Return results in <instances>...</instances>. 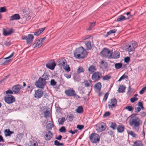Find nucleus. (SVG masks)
Returning a JSON list of instances; mask_svg holds the SVG:
<instances>
[{
  "label": "nucleus",
  "instance_id": "f257e3e1",
  "mask_svg": "<svg viewBox=\"0 0 146 146\" xmlns=\"http://www.w3.org/2000/svg\"><path fill=\"white\" fill-rule=\"evenodd\" d=\"M130 119L129 121V125L133 127V129L137 131L139 125L142 124V121L135 114L131 115L130 116Z\"/></svg>",
  "mask_w": 146,
  "mask_h": 146
},
{
  "label": "nucleus",
  "instance_id": "f03ea898",
  "mask_svg": "<svg viewBox=\"0 0 146 146\" xmlns=\"http://www.w3.org/2000/svg\"><path fill=\"white\" fill-rule=\"evenodd\" d=\"M86 54V50L82 46L76 48L74 52V56L78 59L84 58Z\"/></svg>",
  "mask_w": 146,
  "mask_h": 146
},
{
  "label": "nucleus",
  "instance_id": "7ed1b4c3",
  "mask_svg": "<svg viewBox=\"0 0 146 146\" xmlns=\"http://www.w3.org/2000/svg\"><path fill=\"white\" fill-rule=\"evenodd\" d=\"M57 63L58 65L63 66L64 69L67 72L70 71V68L68 65L67 66H66V67L65 66V64H66V61L64 58L59 59Z\"/></svg>",
  "mask_w": 146,
  "mask_h": 146
},
{
  "label": "nucleus",
  "instance_id": "20e7f679",
  "mask_svg": "<svg viewBox=\"0 0 146 146\" xmlns=\"http://www.w3.org/2000/svg\"><path fill=\"white\" fill-rule=\"evenodd\" d=\"M46 81L41 77L39 78L38 80L35 83V84L38 88H43L44 86L46 84Z\"/></svg>",
  "mask_w": 146,
  "mask_h": 146
},
{
  "label": "nucleus",
  "instance_id": "39448f33",
  "mask_svg": "<svg viewBox=\"0 0 146 146\" xmlns=\"http://www.w3.org/2000/svg\"><path fill=\"white\" fill-rule=\"evenodd\" d=\"M92 143H98L100 140V137L99 135L96 133H92L89 137Z\"/></svg>",
  "mask_w": 146,
  "mask_h": 146
},
{
  "label": "nucleus",
  "instance_id": "423d86ee",
  "mask_svg": "<svg viewBox=\"0 0 146 146\" xmlns=\"http://www.w3.org/2000/svg\"><path fill=\"white\" fill-rule=\"evenodd\" d=\"M4 100L8 104H12L15 101V98L11 95L7 94L4 97Z\"/></svg>",
  "mask_w": 146,
  "mask_h": 146
},
{
  "label": "nucleus",
  "instance_id": "0eeeda50",
  "mask_svg": "<svg viewBox=\"0 0 146 146\" xmlns=\"http://www.w3.org/2000/svg\"><path fill=\"white\" fill-rule=\"evenodd\" d=\"M34 38L33 35L31 34H28L27 36L24 35L21 37L22 40H26L27 44H30L33 41Z\"/></svg>",
  "mask_w": 146,
  "mask_h": 146
},
{
  "label": "nucleus",
  "instance_id": "6e6552de",
  "mask_svg": "<svg viewBox=\"0 0 146 146\" xmlns=\"http://www.w3.org/2000/svg\"><path fill=\"white\" fill-rule=\"evenodd\" d=\"M101 74L99 72H94L92 75L91 78L95 82L98 81L102 76Z\"/></svg>",
  "mask_w": 146,
  "mask_h": 146
},
{
  "label": "nucleus",
  "instance_id": "1a4fd4ad",
  "mask_svg": "<svg viewBox=\"0 0 146 146\" xmlns=\"http://www.w3.org/2000/svg\"><path fill=\"white\" fill-rule=\"evenodd\" d=\"M111 53L110 50L107 48H104L100 52L103 57L109 58H110L109 56Z\"/></svg>",
  "mask_w": 146,
  "mask_h": 146
},
{
  "label": "nucleus",
  "instance_id": "9d476101",
  "mask_svg": "<svg viewBox=\"0 0 146 146\" xmlns=\"http://www.w3.org/2000/svg\"><path fill=\"white\" fill-rule=\"evenodd\" d=\"M106 127L105 124L102 123H98L96 127V130L98 132H100L104 130L106 128Z\"/></svg>",
  "mask_w": 146,
  "mask_h": 146
},
{
  "label": "nucleus",
  "instance_id": "9b49d317",
  "mask_svg": "<svg viewBox=\"0 0 146 146\" xmlns=\"http://www.w3.org/2000/svg\"><path fill=\"white\" fill-rule=\"evenodd\" d=\"M108 104L110 108H115L117 105V101L116 99L115 98H113L108 102Z\"/></svg>",
  "mask_w": 146,
  "mask_h": 146
},
{
  "label": "nucleus",
  "instance_id": "f8f14e48",
  "mask_svg": "<svg viewBox=\"0 0 146 146\" xmlns=\"http://www.w3.org/2000/svg\"><path fill=\"white\" fill-rule=\"evenodd\" d=\"M65 93L67 96L70 97L74 96L76 95V94L73 89L70 88L65 90Z\"/></svg>",
  "mask_w": 146,
  "mask_h": 146
},
{
  "label": "nucleus",
  "instance_id": "ddd939ff",
  "mask_svg": "<svg viewBox=\"0 0 146 146\" xmlns=\"http://www.w3.org/2000/svg\"><path fill=\"white\" fill-rule=\"evenodd\" d=\"M46 65L47 68L51 70H53L54 69L56 65V64L54 60H52L47 63Z\"/></svg>",
  "mask_w": 146,
  "mask_h": 146
},
{
  "label": "nucleus",
  "instance_id": "4468645a",
  "mask_svg": "<svg viewBox=\"0 0 146 146\" xmlns=\"http://www.w3.org/2000/svg\"><path fill=\"white\" fill-rule=\"evenodd\" d=\"M43 94V91L40 89H38L35 91L34 94V97L37 99H39L42 96Z\"/></svg>",
  "mask_w": 146,
  "mask_h": 146
},
{
  "label": "nucleus",
  "instance_id": "2eb2a0df",
  "mask_svg": "<svg viewBox=\"0 0 146 146\" xmlns=\"http://www.w3.org/2000/svg\"><path fill=\"white\" fill-rule=\"evenodd\" d=\"M21 88V86L19 84H17L13 86L12 88V90L15 94L18 93Z\"/></svg>",
  "mask_w": 146,
  "mask_h": 146
},
{
  "label": "nucleus",
  "instance_id": "dca6fc26",
  "mask_svg": "<svg viewBox=\"0 0 146 146\" xmlns=\"http://www.w3.org/2000/svg\"><path fill=\"white\" fill-rule=\"evenodd\" d=\"M120 56V54L118 51H115L113 53L111 52L110 55V58H119Z\"/></svg>",
  "mask_w": 146,
  "mask_h": 146
},
{
  "label": "nucleus",
  "instance_id": "f3484780",
  "mask_svg": "<svg viewBox=\"0 0 146 146\" xmlns=\"http://www.w3.org/2000/svg\"><path fill=\"white\" fill-rule=\"evenodd\" d=\"M132 17L133 15H130L127 18H126L125 16L121 15L118 17L117 19V21H119L126 20V19H128L132 18Z\"/></svg>",
  "mask_w": 146,
  "mask_h": 146
},
{
  "label": "nucleus",
  "instance_id": "a211bd4d",
  "mask_svg": "<svg viewBox=\"0 0 146 146\" xmlns=\"http://www.w3.org/2000/svg\"><path fill=\"white\" fill-rule=\"evenodd\" d=\"M42 45V41L40 39H38L36 40L35 43L33 44V46L34 48L37 47L38 48L40 47Z\"/></svg>",
  "mask_w": 146,
  "mask_h": 146
},
{
  "label": "nucleus",
  "instance_id": "6ab92c4d",
  "mask_svg": "<svg viewBox=\"0 0 146 146\" xmlns=\"http://www.w3.org/2000/svg\"><path fill=\"white\" fill-rule=\"evenodd\" d=\"M96 68L95 66L91 65L88 68V71L90 74L95 72V71L96 70Z\"/></svg>",
  "mask_w": 146,
  "mask_h": 146
},
{
  "label": "nucleus",
  "instance_id": "aec40b11",
  "mask_svg": "<svg viewBox=\"0 0 146 146\" xmlns=\"http://www.w3.org/2000/svg\"><path fill=\"white\" fill-rule=\"evenodd\" d=\"M84 83L85 86L87 87H90L92 88L93 85L92 84V82L91 80H86L84 82Z\"/></svg>",
  "mask_w": 146,
  "mask_h": 146
},
{
  "label": "nucleus",
  "instance_id": "412c9836",
  "mask_svg": "<svg viewBox=\"0 0 146 146\" xmlns=\"http://www.w3.org/2000/svg\"><path fill=\"white\" fill-rule=\"evenodd\" d=\"M20 17L18 14H15L10 17V20H17L20 19Z\"/></svg>",
  "mask_w": 146,
  "mask_h": 146
},
{
  "label": "nucleus",
  "instance_id": "4be33fe9",
  "mask_svg": "<svg viewBox=\"0 0 146 146\" xmlns=\"http://www.w3.org/2000/svg\"><path fill=\"white\" fill-rule=\"evenodd\" d=\"M100 66L103 69H106L108 67V64L107 62L102 60L100 63Z\"/></svg>",
  "mask_w": 146,
  "mask_h": 146
},
{
  "label": "nucleus",
  "instance_id": "5701e85b",
  "mask_svg": "<svg viewBox=\"0 0 146 146\" xmlns=\"http://www.w3.org/2000/svg\"><path fill=\"white\" fill-rule=\"evenodd\" d=\"M52 134L51 131H48V132H46L45 135L46 137L45 139L46 140H49L51 139L52 137Z\"/></svg>",
  "mask_w": 146,
  "mask_h": 146
},
{
  "label": "nucleus",
  "instance_id": "b1692460",
  "mask_svg": "<svg viewBox=\"0 0 146 146\" xmlns=\"http://www.w3.org/2000/svg\"><path fill=\"white\" fill-rule=\"evenodd\" d=\"M13 33V29H10L8 31L3 30V34L4 36H7Z\"/></svg>",
  "mask_w": 146,
  "mask_h": 146
},
{
  "label": "nucleus",
  "instance_id": "393cba45",
  "mask_svg": "<svg viewBox=\"0 0 146 146\" xmlns=\"http://www.w3.org/2000/svg\"><path fill=\"white\" fill-rule=\"evenodd\" d=\"M45 29V27H44L42 29H38L37 31H36L34 33V35L36 36L39 35L42 32H43L44 29Z\"/></svg>",
  "mask_w": 146,
  "mask_h": 146
},
{
  "label": "nucleus",
  "instance_id": "a878e982",
  "mask_svg": "<svg viewBox=\"0 0 146 146\" xmlns=\"http://www.w3.org/2000/svg\"><path fill=\"white\" fill-rule=\"evenodd\" d=\"M125 49H127L129 52H131L134 50V48L131 45L129 44L128 45H126V46L125 48Z\"/></svg>",
  "mask_w": 146,
  "mask_h": 146
},
{
  "label": "nucleus",
  "instance_id": "bb28decb",
  "mask_svg": "<svg viewBox=\"0 0 146 146\" xmlns=\"http://www.w3.org/2000/svg\"><path fill=\"white\" fill-rule=\"evenodd\" d=\"M125 87L123 85H120L118 88V92L119 93H123L125 92Z\"/></svg>",
  "mask_w": 146,
  "mask_h": 146
},
{
  "label": "nucleus",
  "instance_id": "cd10ccee",
  "mask_svg": "<svg viewBox=\"0 0 146 146\" xmlns=\"http://www.w3.org/2000/svg\"><path fill=\"white\" fill-rule=\"evenodd\" d=\"M5 135L6 137L7 136H10L11 134L14 133L13 131H10L9 129H6L5 131Z\"/></svg>",
  "mask_w": 146,
  "mask_h": 146
},
{
  "label": "nucleus",
  "instance_id": "c85d7f7f",
  "mask_svg": "<svg viewBox=\"0 0 146 146\" xmlns=\"http://www.w3.org/2000/svg\"><path fill=\"white\" fill-rule=\"evenodd\" d=\"M117 128L118 132L119 133L122 132L123 131L124 129V127L120 125L118 126Z\"/></svg>",
  "mask_w": 146,
  "mask_h": 146
},
{
  "label": "nucleus",
  "instance_id": "c756f323",
  "mask_svg": "<svg viewBox=\"0 0 146 146\" xmlns=\"http://www.w3.org/2000/svg\"><path fill=\"white\" fill-rule=\"evenodd\" d=\"M86 46L87 50L90 49L92 48L91 42L90 41H87L86 43Z\"/></svg>",
  "mask_w": 146,
  "mask_h": 146
},
{
  "label": "nucleus",
  "instance_id": "7c9ffc66",
  "mask_svg": "<svg viewBox=\"0 0 146 146\" xmlns=\"http://www.w3.org/2000/svg\"><path fill=\"white\" fill-rule=\"evenodd\" d=\"M101 87V83L100 82L96 83L95 85V88L99 91L100 90Z\"/></svg>",
  "mask_w": 146,
  "mask_h": 146
},
{
  "label": "nucleus",
  "instance_id": "2f4dec72",
  "mask_svg": "<svg viewBox=\"0 0 146 146\" xmlns=\"http://www.w3.org/2000/svg\"><path fill=\"white\" fill-rule=\"evenodd\" d=\"M65 121V119L64 117H62L60 118H59L58 120V122L60 125H62Z\"/></svg>",
  "mask_w": 146,
  "mask_h": 146
},
{
  "label": "nucleus",
  "instance_id": "473e14b6",
  "mask_svg": "<svg viewBox=\"0 0 146 146\" xmlns=\"http://www.w3.org/2000/svg\"><path fill=\"white\" fill-rule=\"evenodd\" d=\"M142 142L140 141H137L134 143L133 146H143Z\"/></svg>",
  "mask_w": 146,
  "mask_h": 146
},
{
  "label": "nucleus",
  "instance_id": "72a5a7b5",
  "mask_svg": "<svg viewBox=\"0 0 146 146\" xmlns=\"http://www.w3.org/2000/svg\"><path fill=\"white\" fill-rule=\"evenodd\" d=\"M83 109L82 106H79L76 110V111L77 113H81L83 112Z\"/></svg>",
  "mask_w": 146,
  "mask_h": 146
},
{
  "label": "nucleus",
  "instance_id": "f704fd0d",
  "mask_svg": "<svg viewBox=\"0 0 146 146\" xmlns=\"http://www.w3.org/2000/svg\"><path fill=\"white\" fill-rule=\"evenodd\" d=\"M111 76L110 74H108L102 77V79L104 80H107L111 78Z\"/></svg>",
  "mask_w": 146,
  "mask_h": 146
},
{
  "label": "nucleus",
  "instance_id": "c9c22d12",
  "mask_svg": "<svg viewBox=\"0 0 146 146\" xmlns=\"http://www.w3.org/2000/svg\"><path fill=\"white\" fill-rule=\"evenodd\" d=\"M117 31L116 29H114L110 30L109 32H107V35L106 37H107L108 35H110L111 34L115 33Z\"/></svg>",
  "mask_w": 146,
  "mask_h": 146
},
{
  "label": "nucleus",
  "instance_id": "e433bc0d",
  "mask_svg": "<svg viewBox=\"0 0 146 146\" xmlns=\"http://www.w3.org/2000/svg\"><path fill=\"white\" fill-rule=\"evenodd\" d=\"M110 126L113 130H114L116 129V127L117 126V125L115 123L111 122Z\"/></svg>",
  "mask_w": 146,
  "mask_h": 146
},
{
  "label": "nucleus",
  "instance_id": "4c0bfd02",
  "mask_svg": "<svg viewBox=\"0 0 146 146\" xmlns=\"http://www.w3.org/2000/svg\"><path fill=\"white\" fill-rule=\"evenodd\" d=\"M129 44L131 45L133 48H134V49L137 47V43L135 41H132Z\"/></svg>",
  "mask_w": 146,
  "mask_h": 146
},
{
  "label": "nucleus",
  "instance_id": "58836bf2",
  "mask_svg": "<svg viewBox=\"0 0 146 146\" xmlns=\"http://www.w3.org/2000/svg\"><path fill=\"white\" fill-rule=\"evenodd\" d=\"M54 144L55 145H56L57 146H63L64 145V144L63 143H60L57 140H55L54 141Z\"/></svg>",
  "mask_w": 146,
  "mask_h": 146
},
{
  "label": "nucleus",
  "instance_id": "ea45409f",
  "mask_svg": "<svg viewBox=\"0 0 146 146\" xmlns=\"http://www.w3.org/2000/svg\"><path fill=\"white\" fill-rule=\"evenodd\" d=\"M122 66V64L121 63H116L115 64V67L116 69L121 68Z\"/></svg>",
  "mask_w": 146,
  "mask_h": 146
},
{
  "label": "nucleus",
  "instance_id": "a19ab883",
  "mask_svg": "<svg viewBox=\"0 0 146 146\" xmlns=\"http://www.w3.org/2000/svg\"><path fill=\"white\" fill-rule=\"evenodd\" d=\"M95 25V22H91L90 23V27L88 28V29L90 30L92 29L94 27Z\"/></svg>",
  "mask_w": 146,
  "mask_h": 146
},
{
  "label": "nucleus",
  "instance_id": "79ce46f5",
  "mask_svg": "<svg viewBox=\"0 0 146 146\" xmlns=\"http://www.w3.org/2000/svg\"><path fill=\"white\" fill-rule=\"evenodd\" d=\"M50 111H49L46 110L44 112V117L45 118H46L49 117V115L50 114Z\"/></svg>",
  "mask_w": 146,
  "mask_h": 146
},
{
  "label": "nucleus",
  "instance_id": "37998d69",
  "mask_svg": "<svg viewBox=\"0 0 146 146\" xmlns=\"http://www.w3.org/2000/svg\"><path fill=\"white\" fill-rule=\"evenodd\" d=\"M84 71V69L81 67H79L77 69V72L78 73H80L81 72H83Z\"/></svg>",
  "mask_w": 146,
  "mask_h": 146
},
{
  "label": "nucleus",
  "instance_id": "c03bdc74",
  "mask_svg": "<svg viewBox=\"0 0 146 146\" xmlns=\"http://www.w3.org/2000/svg\"><path fill=\"white\" fill-rule=\"evenodd\" d=\"M53 126V125L51 123L48 124L47 126V128L49 130H51Z\"/></svg>",
  "mask_w": 146,
  "mask_h": 146
},
{
  "label": "nucleus",
  "instance_id": "a18cd8bd",
  "mask_svg": "<svg viewBox=\"0 0 146 146\" xmlns=\"http://www.w3.org/2000/svg\"><path fill=\"white\" fill-rule=\"evenodd\" d=\"M29 146H38V144L36 141L31 142Z\"/></svg>",
  "mask_w": 146,
  "mask_h": 146
},
{
  "label": "nucleus",
  "instance_id": "49530a36",
  "mask_svg": "<svg viewBox=\"0 0 146 146\" xmlns=\"http://www.w3.org/2000/svg\"><path fill=\"white\" fill-rule=\"evenodd\" d=\"M34 88L33 86H32L29 85L27 86V91H31Z\"/></svg>",
  "mask_w": 146,
  "mask_h": 146
},
{
  "label": "nucleus",
  "instance_id": "de8ad7c7",
  "mask_svg": "<svg viewBox=\"0 0 146 146\" xmlns=\"http://www.w3.org/2000/svg\"><path fill=\"white\" fill-rule=\"evenodd\" d=\"M125 109L129 111H132L133 109V107L131 106H127L125 108Z\"/></svg>",
  "mask_w": 146,
  "mask_h": 146
},
{
  "label": "nucleus",
  "instance_id": "09e8293b",
  "mask_svg": "<svg viewBox=\"0 0 146 146\" xmlns=\"http://www.w3.org/2000/svg\"><path fill=\"white\" fill-rule=\"evenodd\" d=\"M128 78V76H127L125 75L124 74H123L122 75L119 79L118 80V81L120 82L122 80L124 79V78Z\"/></svg>",
  "mask_w": 146,
  "mask_h": 146
},
{
  "label": "nucleus",
  "instance_id": "8fccbe9b",
  "mask_svg": "<svg viewBox=\"0 0 146 146\" xmlns=\"http://www.w3.org/2000/svg\"><path fill=\"white\" fill-rule=\"evenodd\" d=\"M59 130L61 132L64 133L66 131V129L64 127L62 126L60 128Z\"/></svg>",
  "mask_w": 146,
  "mask_h": 146
},
{
  "label": "nucleus",
  "instance_id": "3c124183",
  "mask_svg": "<svg viewBox=\"0 0 146 146\" xmlns=\"http://www.w3.org/2000/svg\"><path fill=\"white\" fill-rule=\"evenodd\" d=\"M56 84V82L54 80L52 79L50 81V85L52 86H54Z\"/></svg>",
  "mask_w": 146,
  "mask_h": 146
},
{
  "label": "nucleus",
  "instance_id": "603ef678",
  "mask_svg": "<svg viewBox=\"0 0 146 146\" xmlns=\"http://www.w3.org/2000/svg\"><path fill=\"white\" fill-rule=\"evenodd\" d=\"M138 98H137L133 97L131 98L130 101L131 102L133 103L135 101L137 100Z\"/></svg>",
  "mask_w": 146,
  "mask_h": 146
},
{
  "label": "nucleus",
  "instance_id": "864d4df0",
  "mask_svg": "<svg viewBox=\"0 0 146 146\" xmlns=\"http://www.w3.org/2000/svg\"><path fill=\"white\" fill-rule=\"evenodd\" d=\"M128 133L133 137H135L136 136V134L132 131H129Z\"/></svg>",
  "mask_w": 146,
  "mask_h": 146
},
{
  "label": "nucleus",
  "instance_id": "5fc2aeb1",
  "mask_svg": "<svg viewBox=\"0 0 146 146\" xmlns=\"http://www.w3.org/2000/svg\"><path fill=\"white\" fill-rule=\"evenodd\" d=\"M146 90V86L143 87L139 91V94H143L145 91Z\"/></svg>",
  "mask_w": 146,
  "mask_h": 146
},
{
  "label": "nucleus",
  "instance_id": "6e6d98bb",
  "mask_svg": "<svg viewBox=\"0 0 146 146\" xmlns=\"http://www.w3.org/2000/svg\"><path fill=\"white\" fill-rule=\"evenodd\" d=\"M7 11V9L5 7H1L0 9V11L1 12H5Z\"/></svg>",
  "mask_w": 146,
  "mask_h": 146
},
{
  "label": "nucleus",
  "instance_id": "4d7b16f0",
  "mask_svg": "<svg viewBox=\"0 0 146 146\" xmlns=\"http://www.w3.org/2000/svg\"><path fill=\"white\" fill-rule=\"evenodd\" d=\"M109 94V93H107L104 95L103 99L104 100L105 102L106 101V100L108 98Z\"/></svg>",
  "mask_w": 146,
  "mask_h": 146
},
{
  "label": "nucleus",
  "instance_id": "13d9d810",
  "mask_svg": "<svg viewBox=\"0 0 146 146\" xmlns=\"http://www.w3.org/2000/svg\"><path fill=\"white\" fill-rule=\"evenodd\" d=\"M135 112L136 113H137L139 112L141 110V108L139 107H135Z\"/></svg>",
  "mask_w": 146,
  "mask_h": 146
},
{
  "label": "nucleus",
  "instance_id": "bf43d9fd",
  "mask_svg": "<svg viewBox=\"0 0 146 146\" xmlns=\"http://www.w3.org/2000/svg\"><path fill=\"white\" fill-rule=\"evenodd\" d=\"M138 106H139V107H140L142 109H144V107L143 106V103L142 102H139L138 103Z\"/></svg>",
  "mask_w": 146,
  "mask_h": 146
},
{
  "label": "nucleus",
  "instance_id": "052dcab7",
  "mask_svg": "<svg viewBox=\"0 0 146 146\" xmlns=\"http://www.w3.org/2000/svg\"><path fill=\"white\" fill-rule=\"evenodd\" d=\"M78 131V130L77 129H75L74 130V131H72V130L71 129V130H70L68 131V132L69 133H71V134L73 135L77 133Z\"/></svg>",
  "mask_w": 146,
  "mask_h": 146
},
{
  "label": "nucleus",
  "instance_id": "680f3d73",
  "mask_svg": "<svg viewBox=\"0 0 146 146\" xmlns=\"http://www.w3.org/2000/svg\"><path fill=\"white\" fill-rule=\"evenodd\" d=\"M130 58L129 57H125L124 59V61L125 62L128 63L130 61Z\"/></svg>",
  "mask_w": 146,
  "mask_h": 146
},
{
  "label": "nucleus",
  "instance_id": "e2e57ef3",
  "mask_svg": "<svg viewBox=\"0 0 146 146\" xmlns=\"http://www.w3.org/2000/svg\"><path fill=\"white\" fill-rule=\"evenodd\" d=\"M43 79L46 81V80H48V76L46 74H44L43 75Z\"/></svg>",
  "mask_w": 146,
  "mask_h": 146
},
{
  "label": "nucleus",
  "instance_id": "0e129e2a",
  "mask_svg": "<svg viewBox=\"0 0 146 146\" xmlns=\"http://www.w3.org/2000/svg\"><path fill=\"white\" fill-rule=\"evenodd\" d=\"M68 120L70 121H71L73 119V117L72 115H69L68 116Z\"/></svg>",
  "mask_w": 146,
  "mask_h": 146
},
{
  "label": "nucleus",
  "instance_id": "69168bd1",
  "mask_svg": "<svg viewBox=\"0 0 146 146\" xmlns=\"http://www.w3.org/2000/svg\"><path fill=\"white\" fill-rule=\"evenodd\" d=\"M84 127V126L82 125H78L77 126V128L79 130L82 129Z\"/></svg>",
  "mask_w": 146,
  "mask_h": 146
},
{
  "label": "nucleus",
  "instance_id": "338daca9",
  "mask_svg": "<svg viewBox=\"0 0 146 146\" xmlns=\"http://www.w3.org/2000/svg\"><path fill=\"white\" fill-rule=\"evenodd\" d=\"M13 91L11 90H9L7 91H6L5 92L7 94H13Z\"/></svg>",
  "mask_w": 146,
  "mask_h": 146
},
{
  "label": "nucleus",
  "instance_id": "774afa93",
  "mask_svg": "<svg viewBox=\"0 0 146 146\" xmlns=\"http://www.w3.org/2000/svg\"><path fill=\"white\" fill-rule=\"evenodd\" d=\"M110 113L109 112H106L104 115V117H106L109 116L110 115Z\"/></svg>",
  "mask_w": 146,
  "mask_h": 146
}]
</instances>
